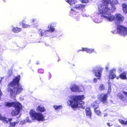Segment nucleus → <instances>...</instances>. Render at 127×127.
I'll list each match as a JSON object with an SVG mask.
<instances>
[{
	"label": "nucleus",
	"instance_id": "obj_1",
	"mask_svg": "<svg viewBox=\"0 0 127 127\" xmlns=\"http://www.w3.org/2000/svg\"><path fill=\"white\" fill-rule=\"evenodd\" d=\"M102 3L99 5L100 12L102 13L105 19L107 21L111 22L115 20L117 23L119 24L123 22L124 19L121 14L117 13L114 16L110 13L113 12L116 8L114 5L119 4L117 0H102Z\"/></svg>",
	"mask_w": 127,
	"mask_h": 127
},
{
	"label": "nucleus",
	"instance_id": "obj_2",
	"mask_svg": "<svg viewBox=\"0 0 127 127\" xmlns=\"http://www.w3.org/2000/svg\"><path fill=\"white\" fill-rule=\"evenodd\" d=\"M20 78V75L16 76L8 85L7 91L11 96H14L15 94H19L23 90L22 86L19 84Z\"/></svg>",
	"mask_w": 127,
	"mask_h": 127
},
{
	"label": "nucleus",
	"instance_id": "obj_3",
	"mask_svg": "<svg viewBox=\"0 0 127 127\" xmlns=\"http://www.w3.org/2000/svg\"><path fill=\"white\" fill-rule=\"evenodd\" d=\"M84 98V95L74 96L67 101V103L74 110L78 107L84 109V102L82 100Z\"/></svg>",
	"mask_w": 127,
	"mask_h": 127
},
{
	"label": "nucleus",
	"instance_id": "obj_4",
	"mask_svg": "<svg viewBox=\"0 0 127 127\" xmlns=\"http://www.w3.org/2000/svg\"><path fill=\"white\" fill-rule=\"evenodd\" d=\"M5 106L9 107L14 106L15 109L13 110L11 112V115L13 116H16L19 113L22 108L21 104L19 102H6L5 103Z\"/></svg>",
	"mask_w": 127,
	"mask_h": 127
},
{
	"label": "nucleus",
	"instance_id": "obj_5",
	"mask_svg": "<svg viewBox=\"0 0 127 127\" xmlns=\"http://www.w3.org/2000/svg\"><path fill=\"white\" fill-rule=\"evenodd\" d=\"M30 114L32 119L36 120L38 121H43L45 120L44 116L42 113H37L33 110H30Z\"/></svg>",
	"mask_w": 127,
	"mask_h": 127
},
{
	"label": "nucleus",
	"instance_id": "obj_6",
	"mask_svg": "<svg viewBox=\"0 0 127 127\" xmlns=\"http://www.w3.org/2000/svg\"><path fill=\"white\" fill-rule=\"evenodd\" d=\"M118 33L123 36L127 35V28L121 25H118L117 28Z\"/></svg>",
	"mask_w": 127,
	"mask_h": 127
},
{
	"label": "nucleus",
	"instance_id": "obj_7",
	"mask_svg": "<svg viewBox=\"0 0 127 127\" xmlns=\"http://www.w3.org/2000/svg\"><path fill=\"white\" fill-rule=\"evenodd\" d=\"M70 89L73 92H83L84 90L83 87L78 86L75 85L71 86L70 87Z\"/></svg>",
	"mask_w": 127,
	"mask_h": 127
},
{
	"label": "nucleus",
	"instance_id": "obj_8",
	"mask_svg": "<svg viewBox=\"0 0 127 127\" xmlns=\"http://www.w3.org/2000/svg\"><path fill=\"white\" fill-rule=\"evenodd\" d=\"M39 32H40V35L41 36H43L46 37L49 36L51 35V33L48 30H42L41 29H39Z\"/></svg>",
	"mask_w": 127,
	"mask_h": 127
},
{
	"label": "nucleus",
	"instance_id": "obj_9",
	"mask_svg": "<svg viewBox=\"0 0 127 127\" xmlns=\"http://www.w3.org/2000/svg\"><path fill=\"white\" fill-rule=\"evenodd\" d=\"M82 49L77 50V52H79V51H86L87 53L89 54H91L92 52H94L96 53V51L93 49L83 47H82Z\"/></svg>",
	"mask_w": 127,
	"mask_h": 127
},
{
	"label": "nucleus",
	"instance_id": "obj_10",
	"mask_svg": "<svg viewBox=\"0 0 127 127\" xmlns=\"http://www.w3.org/2000/svg\"><path fill=\"white\" fill-rule=\"evenodd\" d=\"M98 10L99 13H100V14H99V13H97V15H98V17H100L101 18H100V19H98L97 18H95V19H93V21L95 23H99L101 22L102 21V18H104L103 16V13H100L99 12V6L98 7Z\"/></svg>",
	"mask_w": 127,
	"mask_h": 127
},
{
	"label": "nucleus",
	"instance_id": "obj_11",
	"mask_svg": "<svg viewBox=\"0 0 127 127\" xmlns=\"http://www.w3.org/2000/svg\"><path fill=\"white\" fill-rule=\"evenodd\" d=\"M107 96L106 94H102L98 96V98L103 103H105L106 102Z\"/></svg>",
	"mask_w": 127,
	"mask_h": 127
},
{
	"label": "nucleus",
	"instance_id": "obj_12",
	"mask_svg": "<svg viewBox=\"0 0 127 127\" xmlns=\"http://www.w3.org/2000/svg\"><path fill=\"white\" fill-rule=\"evenodd\" d=\"M102 70L103 69L101 68H98L97 70L94 69V73L96 76L98 77L97 78V79H100V78L101 76V73L102 72Z\"/></svg>",
	"mask_w": 127,
	"mask_h": 127
},
{
	"label": "nucleus",
	"instance_id": "obj_13",
	"mask_svg": "<svg viewBox=\"0 0 127 127\" xmlns=\"http://www.w3.org/2000/svg\"><path fill=\"white\" fill-rule=\"evenodd\" d=\"M116 70L115 69H113L110 71V73L108 76L109 78L113 79L116 77V76L115 74Z\"/></svg>",
	"mask_w": 127,
	"mask_h": 127
},
{
	"label": "nucleus",
	"instance_id": "obj_14",
	"mask_svg": "<svg viewBox=\"0 0 127 127\" xmlns=\"http://www.w3.org/2000/svg\"><path fill=\"white\" fill-rule=\"evenodd\" d=\"M0 120H1L3 122L7 123L8 122L12 121V119L11 118H8L4 116H2L1 115V116H0Z\"/></svg>",
	"mask_w": 127,
	"mask_h": 127
},
{
	"label": "nucleus",
	"instance_id": "obj_15",
	"mask_svg": "<svg viewBox=\"0 0 127 127\" xmlns=\"http://www.w3.org/2000/svg\"><path fill=\"white\" fill-rule=\"evenodd\" d=\"M85 112L86 116L88 118H90L92 115L91 111L90 108L89 107L86 108L85 109Z\"/></svg>",
	"mask_w": 127,
	"mask_h": 127
},
{
	"label": "nucleus",
	"instance_id": "obj_16",
	"mask_svg": "<svg viewBox=\"0 0 127 127\" xmlns=\"http://www.w3.org/2000/svg\"><path fill=\"white\" fill-rule=\"evenodd\" d=\"M96 106L95 105H93V106L94 108V111L96 113L98 116H101L100 115V113H101L100 111L99 110H96V109L98 108V104L96 103Z\"/></svg>",
	"mask_w": 127,
	"mask_h": 127
},
{
	"label": "nucleus",
	"instance_id": "obj_17",
	"mask_svg": "<svg viewBox=\"0 0 127 127\" xmlns=\"http://www.w3.org/2000/svg\"><path fill=\"white\" fill-rule=\"evenodd\" d=\"M85 6V5L84 4H78L75 6V8L78 9H81L83 8Z\"/></svg>",
	"mask_w": 127,
	"mask_h": 127
},
{
	"label": "nucleus",
	"instance_id": "obj_18",
	"mask_svg": "<svg viewBox=\"0 0 127 127\" xmlns=\"http://www.w3.org/2000/svg\"><path fill=\"white\" fill-rule=\"evenodd\" d=\"M78 14V13L74 11L73 9H71L69 13L70 15L73 17H75V16Z\"/></svg>",
	"mask_w": 127,
	"mask_h": 127
},
{
	"label": "nucleus",
	"instance_id": "obj_19",
	"mask_svg": "<svg viewBox=\"0 0 127 127\" xmlns=\"http://www.w3.org/2000/svg\"><path fill=\"white\" fill-rule=\"evenodd\" d=\"M21 28L18 27L13 28L12 29V31L14 32L17 33L21 31Z\"/></svg>",
	"mask_w": 127,
	"mask_h": 127
},
{
	"label": "nucleus",
	"instance_id": "obj_20",
	"mask_svg": "<svg viewBox=\"0 0 127 127\" xmlns=\"http://www.w3.org/2000/svg\"><path fill=\"white\" fill-rule=\"evenodd\" d=\"M126 73L123 72L120 75V77L121 79H126L127 78L126 77Z\"/></svg>",
	"mask_w": 127,
	"mask_h": 127
},
{
	"label": "nucleus",
	"instance_id": "obj_21",
	"mask_svg": "<svg viewBox=\"0 0 127 127\" xmlns=\"http://www.w3.org/2000/svg\"><path fill=\"white\" fill-rule=\"evenodd\" d=\"M18 122H14L13 123L10 121L9 122V127H14L16 125L18 124Z\"/></svg>",
	"mask_w": 127,
	"mask_h": 127
},
{
	"label": "nucleus",
	"instance_id": "obj_22",
	"mask_svg": "<svg viewBox=\"0 0 127 127\" xmlns=\"http://www.w3.org/2000/svg\"><path fill=\"white\" fill-rule=\"evenodd\" d=\"M122 7L124 12L125 13H127V5L123 4L122 5Z\"/></svg>",
	"mask_w": 127,
	"mask_h": 127
},
{
	"label": "nucleus",
	"instance_id": "obj_23",
	"mask_svg": "<svg viewBox=\"0 0 127 127\" xmlns=\"http://www.w3.org/2000/svg\"><path fill=\"white\" fill-rule=\"evenodd\" d=\"M48 28L49 29L48 30L51 33L54 32L55 31V29L54 27L52 26H51L49 25L48 26Z\"/></svg>",
	"mask_w": 127,
	"mask_h": 127
},
{
	"label": "nucleus",
	"instance_id": "obj_24",
	"mask_svg": "<svg viewBox=\"0 0 127 127\" xmlns=\"http://www.w3.org/2000/svg\"><path fill=\"white\" fill-rule=\"evenodd\" d=\"M53 107L56 110H58L59 109H60L62 108L63 106L61 105H54L53 106Z\"/></svg>",
	"mask_w": 127,
	"mask_h": 127
},
{
	"label": "nucleus",
	"instance_id": "obj_25",
	"mask_svg": "<svg viewBox=\"0 0 127 127\" xmlns=\"http://www.w3.org/2000/svg\"><path fill=\"white\" fill-rule=\"evenodd\" d=\"M65 1L70 5H72L76 2V0H65Z\"/></svg>",
	"mask_w": 127,
	"mask_h": 127
},
{
	"label": "nucleus",
	"instance_id": "obj_26",
	"mask_svg": "<svg viewBox=\"0 0 127 127\" xmlns=\"http://www.w3.org/2000/svg\"><path fill=\"white\" fill-rule=\"evenodd\" d=\"M22 26L23 28H27L28 26L30 27V26L26 24H25V21L24 20H22Z\"/></svg>",
	"mask_w": 127,
	"mask_h": 127
},
{
	"label": "nucleus",
	"instance_id": "obj_27",
	"mask_svg": "<svg viewBox=\"0 0 127 127\" xmlns=\"http://www.w3.org/2000/svg\"><path fill=\"white\" fill-rule=\"evenodd\" d=\"M37 108L38 111L41 112H43L45 110V109L43 107H41L40 106H38V107Z\"/></svg>",
	"mask_w": 127,
	"mask_h": 127
},
{
	"label": "nucleus",
	"instance_id": "obj_28",
	"mask_svg": "<svg viewBox=\"0 0 127 127\" xmlns=\"http://www.w3.org/2000/svg\"><path fill=\"white\" fill-rule=\"evenodd\" d=\"M119 122L122 124L126 125L127 124V120L126 121H124L122 119H119Z\"/></svg>",
	"mask_w": 127,
	"mask_h": 127
},
{
	"label": "nucleus",
	"instance_id": "obj_29",
	"mask_svg": "<svg viewBox=\"0 0 127 127\" xmlns=\"http://www.w3.org/2000/svg\"><path fill=\"white\" fill-rule=\"evenodd\" d=\"M105 89V87L102 84H101L100 85L99 87V90L102 91L104 90Z\"/></svg>",
	"mask_w": 127,
	"mask_h": 127
},
{
	"label": "nucleus",
	"instance_id": "obj_30",
	"mask_svg": "<svg viewBox=\"0 0 127 127\" xmlns=\"http://www.w3.org/2000/svg\"><path fill=\"white\" fill-rule=\"evenodd\" d=\"M119 95L120 96L119 97L122 100L124 101L125 99V98L124 97L123 95L121 94H119Z\"/></svg>",
	"mask_w": 127,
	"mask_h": 127
},
{
	"label": "nucleus",
	"instance_id": "obj_31",
	"mask_svg": "<svg viewBox=\"0 0 127 127\" xmlns=\"http://www.w3.org/2000/svg\"><path fill=\"white\" fill-rule=\"evenodd\" d=\"M56 24V22H52L49 24L50 26H51L53 27H55Z\"/></svg>",
	"mask_w": 127,
	"mask_h": 127
},
{
	"label": "nucleus",
	"instance_id": "obj_32",
	"mask_svg": "<svg viewBox=\"0 0 127 127\" xmlns=\"http://www.w3.org/2000/svg\"><path fill=\"white\" fill-rule=\"evenodd\" d=\"M77 15L74 17H75V18L76 19V20L77 21H79L80 20V17L79 15H78V14H77Z\"/></svg>",
	"mask_w": 127,
	"mask_h": 127
},
{
	"label": "nucleus",
	"instance_id": "obj_33",
	"mask_svg": "<svg viewBox=\"0 0 127 127\" xmlns=\"http://www.w3.org/2000/svg\"><path fill=\"white\" fill-rule=\"evenodd\" d=\"M88 1V0H81V2L82 3H86Z\"/></svg>",
	"mask_w": 127,
	"mask_h": 127
},
{
	"label": "nucleus",
	"instance_id": "obj_34",
	"mask_svg": "<svg viewBox=\"0 0 127 127\" xmlns=\"http://www.w3.org/2000/svg\"><path fill=\"white\" fill-rule=\"evenodd\" d=\"M82 15L83 16L87 17L89 16V15L85 13H82Z\"/></svg>",
	"mask_w": 127,
	"mask_h": 127
},
{
	"label": "nucleus",
	"instance_id": "obj_35",
	"mask_svg": "<svg viewBox=\"0 0 127 127\" xmlns=\"http://www.w3.org/2000/svg\"><path fill=\"white\" fill-rule=\"evenodd\" d=\"M36 20V19L35 18H32L31 19V22L33 23L35 22Z\"/></svg>",
	"mask_w": 127,
	"mask_h": 127
},
{
	"label": "nucleus",
	"instance_id": "obj_36",
	"mask_svg": "<svg viewBox=\"0 0 127 127\" xmlns=\"http://www.w3.org/2000/svg\"><path fill=\"white\" fill-rule=\"evenodd\" d=\"M111 91V87H109L108 89V93H110Z\"/></svg>",
	"mask_w": 127,
	"mask_h": 127
},
{
	"label": "nucleus",
	"instance_id": "obj_37",
	"mask_svg": "<svg viewBox=\"0 0 127 127\" xmlns=\"http://www.w3.org/2000/svg\"><path fill=\"white\" fill-rule=\"evenodd\" d=\"M122 93L125 94L126 96H127V92H126L124 91H123L122 92Z\"/></svg>",
	"mask_w": 127,
	"mask_h": 127
},
{
	"label": "nucleus",
	"instance_id": "obj_38",
	"mask_svg": "<svg viewBox=\"0 0 127 127\" xmlns=\"http://www.w3.org/2000/svg\"><path fill=\"white\" fill-rule=\"evenodd\" d=\"M26 120L27 121V122H29V123H31L32 121L31 120H29V119L28 117H27L26 118Z\"/></svg>",
	"mask_w": 127,
	"mask_h": 127
},
{
	"label": "nucleus",
	"instance_id": "obj_39",
	"mask_svg": "<svg viewBox=\"0 0 127 127\" xmlns=\"http://www.w3.org/2000/svg\"><path fill=\"white\" fill-rule=\"evenodd\" d=\"M97 79L95 78H94L93 79V81L94 83H96L97 82Z\"/></svg>",
	"mask_w": 127,
	"mask_h": 127
},
{
	"label": "nucleus",
	"instance_id": "obj_40",
	"mask_svg": "<svg viewBox=\"0 0 127 127\" xmlns=\"http://www.w3.org/2000/svg\"><path fill=\"white\" fill-rule=\"evenodd\" d=\"M2 95V93L0 90V100L1 98V96Z\"/></svg>",
	"mask_w": 127,
	"mask_h": 127
},
{
	"label": "nucleus",
	"instance_id": "obj_41",
	"mask_svg": "<svg viewBox=\"0 0 127 127\" xmlns=\"http://www.w3.org/2000/svg\"><path fill=\"white\" fill-rule=\"evenodd\" d=\"M38 72H39V73H41V74H43L44 73V72H43V71H42V72H39V70H38Z\"/></svg>",
	"mask_w": 127,
	"mask_h": 127
},
{
	"label": "nucleus",
	"instance_id": "obj_42",
	"mask_svg": "<svg viewBox=\"0 0 127 127\" xmlns=\"http://www.w3.org/2000/svg\"><path fill=\"white\" fill-rule=\"evenodd\" d=\"M21 114H19V116H17V118H20V117L21 116Z\"/></svg>",
	"mask_w": 127,
	"mask_h": 127
},
{
	"label": "nucleus",
	"instance_id": "obj_43",
	"mask_svg": "<svg viewBox=\"0 0 127 127\" xmlns=\"http://www.w3.org/2000/svg\"><path fill=\"white\" fill-rule=\"evenodd\" d=\"M107 115H108V114H107V113H106L104 114V117H106L107 116Z\"/></svg>",
	"mask_w": 127,
	"mask_h": 127
},
{
	"label": "nucleus",
	"instance_id": "obj_44",
	"mask_svg": "<svg viewBox=\"0 0 127 127\" xmlns=\"http://www.w3.org/2000/svg\"><path fill=\"white\" fill-rule=\"evenodd\" d=\"M107 124L108 126H111L112 125H110V124L109 123H107Z\"/></svg>",
	"mask_w": 127,
	"mask_h": 127
},
{
	"label": "nucleus",
	"instance_id": "obj_45",
	"mask_svg": "<svg viewBox=\"0 0 127 127\" xmlns=\"http://www.w3.org/2000/svg\"><path fill=\"white\" fill-rule=\"evenodd\" d=\"M112 32L114 34H115V31H112Z\"/></svg>",
	"mask_w": 127,
	"mask_h": 127
},
{
	"label": "nucleus",
	"instance_id": "obj_46",
	"mask_svg": "<svg viewBox=\"0 0 127 127\" xmlns=\"http://www.w3.org/2000/svg\"><path fill=\"white\" fill-rule=\"evenodd\" d=\"M106 69L107 70H108V67H106Z\"/></svg>",
	"mask_w": 127,
	"mask_h": 127
},
{
	"label": "nucleus",
	"instance_id": "obj_47",
	"mask_svg": "<svg viewBox=\"0 0 127 127\" xmlns=\"http://www.w3.org/2000/svg\"><path fill=\"white\" fill-rule=\"evenodd\" d=\"M45 45L46 46H48V45L47 44H45Z\"/></svg>",
	"mask_w": 127,
	"mask_h": 127
},
{
	"label": "nucleus",
	"instance_id": "obj_48",
	"mask_svg": "<svg viewBox=\"0 0 127 127\" xmlns=\"http://www.w3.org/2000/svg\"><path fill=\"white\" fill-rule=\"evenodd\" d=\"M110 101H111V102H112V100H110Z\"/></svg>",
	"mask_w": 127,
	"mask_h": 127
},
{
	"label": "nucleus",
	"instance_id": "obj_49",
	"mask_svg": "<svg viewBox=\"0 0 127 127\" xmlns=\"http://www.w3.org/2000/svg\"><path fill=\"white\" fill-rule=\"evenodd\" d=\"M36 64H38V63H36Z\"/></svg>",
	"mask_w": 127,
	"mask_h": 127
},
{
	"label": "nucleus",
	"instance_id": "obj_50",
	"mask_svg": "<svg viewBox=\"0 0 127 127\" xmlns=\"http://www.w3.org/2000/svg\"><path fill=\"white\" fill-rule=\"evenodd\" d=\"M50 76H51V74H50Z\"/></svg>",
	"mask_w": 127,
	"mask_h": 127
},
{
	"label": "nucleus",
	"instance_id": "obj_51",
	"mask_svg": "<svg viewBox=\"0 0 127 127\" xmlns=\"http://www.w3.org/2000/svg\"><path fill=\"white\" fill-rule=\"evenodd\" d=\"M3 0L4 1V2H5V1H4V0Z\"/></svg>",
	"mask_w": 127,
	"mask_h": 127
},
{
	"label": "nucleus",
	"instance_id": "obj_52",
	"mask_svg": "<svg viewBox=\"0 0 127 127\" xmlns=\"http://www.w3.org/2000/svg\"><path fill=\"white\" fill-rule=\"evenodd\" d=\"M36 27H37V25H36Z\"/></svg>",
	"mask_w": 127,
	"mask_h": 127
},
{
	"label": "nucleus",
	"instance_id": "obj_53",
	"mask_svg": "<svg viewBox=\"0 0 127 127\" xmlns=\"http://www.w3.org/2000/svg\"><path fill=\"white\" fill-rule=\"evenodd\" d=\"M96 17H97V16H96Z\"/></svg>",
	"mask_w": 127,
	"mask_h": 127
},
{
	"label": "nucleus",
	"instance_id": "obj_54",
	"mask_svg": "<svg viewBox=\"0 0 127 127\" xmlns=\"http://www.w3.org/2000/svg\"><path fill=\"white\" fill-rule=\"evenodd\" d=\"M117 79H118V78H117Z\"/></svg>",
	"mask_w": 127,
	"mask_h": 127
},
{
	"label": "nucleus",
	"instance_id": "obj_55",
	"mask_svg": "<svg viewBox=\"0 0 127 127\" xmlns=\"http://www.w3.org/2000/svg\"><path fill=\"white\" fill-rule=\"evenodd\" d=\"M73 66H74V64H73Z\"/></svg>",
	"mask_w": 127,
	"mask_h": 127
}]
</instances>
